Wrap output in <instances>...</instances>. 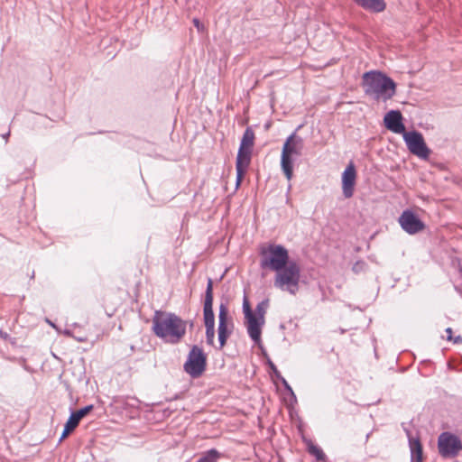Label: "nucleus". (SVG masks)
<instances>
[{"mask_svg": "<svg viewBox=\"0 0 462 462\" xmlns=\"http://www.w3.org/2000/svg\"><path fill=\"white\" fill-rule=\"evenodd\" d=\"M254 142V133L250 127H247L242 136L239 149L252 151Z\"/></svg>", "mask_w": 462, "mask_h": 462, "instance_id": "18", "label": "nucleus"}, {"mask_svg": "<svg viewBox=\"0 0 462 462\" xmlns=\"http://www.w3.org/2000/svg\"><path fill=\"white\" fill-rule=\"evenodd\" d=\"M385 127L395 133L402 134L405 133V126L402 123V116L399 110L389 111L383 118Z\"/></svg>", "mask_w": 462, "mask_h": 462, "instance_id": "13", "label": "nucleus"}, {"mask_svg": "<svg viewBox=\"0 0 462 462\" xmlns=\"http://www.w3.org/2000/svg\"><path fill=\"white\" fill-rule=\"evenodd\" d=\"M260 255V265L263 269L268 268L275 272L290 263L288 250L282 245L269 244L263 246Z\"/></svg>", "mask_w": 462, "mask_h": 462, "instance_id": "5", "label": "nucleus"}, {"mask_svg": "<svg viewBox=\"0 0 462 462\" xmlns=\"http://www.w3.org/2000/svg\"><path fill=\"white\" fill-rule=\"evenodd\" d=\"M245 319V327L251 339L258 344L261 341L262 327L264 319L256 318L255 314Z\"/></svg>", "mask_w": 462, "mask_h": 462, "instance_id": "14", "label": "nucleus"}, {"mask_svg": "<svg viewBox=\"0 0 462 462\" xmlns=\"http://www.w3.org/2000/svg\"><path fill=\"white\" fill-rule=\"evenodd\" d=\"M75 334H76V336H77V337L86 336L85 334H81V333H79V332H77V333L75 332Z\"/></svg>", "mask_w": 462, "mask_h": 462, "instance_id": "35", "label": "nucleus"}, {"mask_svg": "<svg viewBox=\"0 0 462 462\" xmlns=\"http://www.w3.org/2000/svg\"><path fill=\"white\" fill-rule=\"evenodd\" d=\"M308 451L310 452V454L313 455L319 461H323L326 458V456L322 449L319 447L314 445L313 443L309 444Z\"/></svg>", "mask_w": 462, "mask_h": 462, "instance_id": "22", "label": "nucleus"}, {"mask_svg": "<svg viewBox=\"0 0 462 462\" xmlns=\"http://www.w3.org/2000/svg\"><path fill=\"white\" fill-rule=\"evenodd\" d=\"M359 6L365 10H369L375 13L383 12L386 4L383 0H353Z\"/></svg>", "mask_w": 462, "mask_h": 462, "instance_id": "15", "label": "nucleus"}, {"mask_svg": "<svg viewBox=\"0 0 462 462\" xmlns=\"http://www.w3.org/2000/svg\"><path fill=\"white\" fill-rule=\"evenodd\" d=\"M221 457V454L215 448H211L205 452L197 462H217Z\"/></svg>", "mask_w": 462, "mask_h": 462, "instance_id": "19", "label": "nucleus"}, {"mask_svg": "<svg viewBox=\"0 0 462 462\" xmlns=\"http://www.w3.org/2000/svg\"><path fill=\"white\" fill-rule=\"evenodd\" d=\"M47 322L52 327L54 328L58 332H60V329L54 324L52 323L51 321L50 320H47Z\"/></svg>", "mask_w": 462, "mask_h": 462, "instance_id": "30", "label": "nucleus"}, {"mask_svg": "<svg viewBox=\"0 0 462 462\" xmlns=\"http://www.w3.org/2000/svg\"><path fill=\"white\" fill-rule=\"evenodd\" d=\"M280 378H281L285 389L288 390L291 393V395L294 396L293 391H292L291 387L290 386V384L287 383V381L282 376Z\"/></svg>", "mask_w": 462, "mask_h": 462, "instance_id": "27", "label": "nucleus"}, {"mask_svg": "<svg viewBox=\"0 0 462 462\" xmlns=\"http://www.w3.org/2000/svg\"><path fill=\"white\" fill-rule=\"evenodd\" d=\"M411 462H422V447L418 439H409Z\"/></svg>", "mask_w": 462, "mask_h": 462, "instance_id": "16", "label": "nucleus"}, {"mask_svg": "<svg viewBox=\"0 0 462 462\" xmlns=\"http://www.w3.org/2000/svg\"><path fill=\"white\" fill-rule=\"evenodd\" d=\"M304 141L292 133L289 135L282 149L281 154V169L286 179L291 181L293 178V165L297 159L300 158L303 153Z\"/></svg>", "mask_w": 462, "mask_h": 462, "instance_id": "3", "label": "nucleus"}, {"mask_svg": "<svg viewBox=\"0 0 462 462\" xmlns=\"http://www.w3.org/2000/svg\"><path fill=\"white\" fill-rule=\"evenodd\" d=\"M300 267L293 261L275 271L273 285L282 291L295 295L300 287Z\"/></svg>", "mask_w": 462, "mask_h": 462, "instance_id": "4", "label": "nucleus"}, {"mask_svg": "<svg viewBox=\"0 0 462 462\" xmlns=\"http://www.w3.org/2000/svg\"><path fill=\"white\" fill-rule=\"evenodd\" d=\"M236 187H238L245 174L246 170L236 169Z\"/></svg>", "mask_w": 462, "mask_h": 462, "instance_id": "26", "label": "nucleus"}, {"mask_svg": "<svg viewBox=\"0 0 462 462\" xmlns=\"http://www.w3.org/2000/svg\"><path fill=\"white\" fill-rule=\"evenodd\" d=\"M445 331H446V334H447V338L448 340H451L452 339V329H451V328H446Z\"/></svg>", "mask_w": 462, "mask_h": 462, "instance_id": "29", "label": "nucleus"}, {"mask_svg": "<svg viewBox=\"0 0 462 462\" xmlns=\"http://www.w3.org/2000/svg\"><path fill=\"white\" fill-rule=\"evenodd\" d=\"M234 329L232 317L229 315V310L226 303L221 302L218 311V328L217 335L220 348H222Z\"/></svg>", "mask_w": 462, "mask_h": 462, "instance_id": "10", "label": "nucleus"}, {"mask_svg": "<svg viewBox=\"0 0 462 462\" xmlns=\"http://www.w3.org/2000/svg\"><path fill=\"white\" fill-rule=\"evenodd\" d=\"M356 171L353 163L346 166L342 173V192L346 199H349L354 194Z\"/></svg>", "mask_w": 462, "mask_h": 462, "instance_id": "12", "label": "nucleus"}, {"mask_svg": "<svg viewBox=\"0 0 462 462\" xmlns=\"http://www.w3.org/2000/svg\"><path fill=\"white\" fill-rule=\"evenodd\" d=\"M269 365H270V367L271 369L275 373V374L277 375V377H281L280 374H279V371L277 370V367L275 366V365L273 363H272L271 361L269 362Z\"/></svg>", "mask_w": 462, "mask_h": 462, "instance_id": "28", "label": "nucleus"}, {"mask_svg": "<svg viewBox=\"0 0 462 462\" xmlns=\"http://www.w3.org/2000/svg\"><path fill=\"white\" fill-rule=\"evenodd\" d=\"M268 308V300H263L259 302L256 306L255 311H256V318L264 319V315L266 312V310Z\"/></svg>", "mask_w": 462, "mask_h": 462, "instance_id": "24", "label": "nucleus"}, {"mask_svg": "<svg viewBox=\"0 0 462 462\" xmlns=\"http://www.w3.org/2000/svg\"><path fill=\"white\" fill-rule=\"evenodd\" d=\"M9 135H10V132H7L6 134H3L2 137L5 140V142H7Z\"/></svg>", "mask_w": 462, "mask_h": 462, "instance_id": "34", "label": "nucleus"}, {"mask_svg": "<svg viewBox=\"0 0 462 462\" xmlns=\"http://www.w3.org/2000/svg\"><path fill=\"white\" fill-rule=\"evenodd\" d=\"M252 151L238 149L236 169L247 170L251 161Z\"/></svg>", "mask_w": 462, "mask_h": 462, "instance_id": "17", "label": "nucleus"}, {"mask_svg": "<svg viewBox=\"0 0 462 462\" xmlns=\"http://www.w3.org/2000/svg\"><path fill=\"white\" fill-rule=\"evenodd\" d=\"M152 323L153 334L166 344L180 343L187 332V322L172 312L156 310Z\"/></svg>", "mask_w": 462, "mask_h": 462, "instance_id": "1", "label": "nucleus"}, {"mask_svg": "<svg viewBox=\"0 0 462 462\" xmlns=\"http://www.w3.org/2000/svg\"><path fill=\"white\" fill-rule=\"evenodd\" d=\"M0 337L4 339H6L8 337V334L0 330Z\"/></svg>", "mask_w": 462, "mask_h": 462, "instance_id": "32", "label": "nucleus"}, {"mask_svg": "<svg viewBox=\"0 0 462 462\" xmlns=\"http://www.w3.org/2000/svg\"><path fill=\"white\" fill-rule=\"evenodd\" d=\"M78 425H79V422L76 421L73 419V417L69 416V420H67V422L64 426V430H63V432L61 434L60 440L65 439L70 432H72L77 428Z\"/></svg>", "mask_w": 462, "mask_h": 462, "instance_id": "21", "label": "nucleus"}, {"mask_svg": "<svg viewBox=\"0 0 462 462\" xmlns=\"http://www.w3.org/2000/svg\"><path fill=\"white\" fill-rule=\"evenodd\" d=\"M93 410V405H88L84 408L79 409L77 411L71 412L70 416L79 423L80 420L84 418L90 411Z\"/></svg>", "mask_w": 462, "mask_h": 462, "instance_id": "23", "label": "nucleus"}, {"mask_svg": "<svg viewBox=\"0 0 462 462\" xmlns=\"http://www.w3.org/2000/svg\"><path fill=\"white\" fill-rule=\"evenodd\" d=\"M206 366L207 356L202 347L192 346L183 365L184 371L192 378H198L204 373Z\"/></svg>", "mask_w": 462, "mask_h": 462, "instance_id": "7", "label": "nucleus"}, {"mask_svg": "<svg viewBox=\"0 0 462 462\" xmlns=\"http://www.w3.org/2000/svg\"><path fill=\"white\" fill-rule=\"evenodd\" d=\"M438 448L442 457L452 458L462 450V442L455 434L445 431L438 438Z\"/></svg>", "mask_w": 462, "mask_h": 462, "instance_id": "8", "label": "nucleus"}, {"mask_svg": "<svg viewBox=\"0 0 462 462\" xmlns=\"http://www.w3.org/2000/svg\"><path fill=\"white\" fill-rule=\"evenodd\" d=\"M203 319L206 328V341L209 346L215 341V315L213 311V281L208 279L203 306Z\"/></svg>", "mask_w": 462, "mask_h": 462, "instance_id": "6", "label": "nucleus"}, {"mask_svg": "<svg viewBox=\"0 0 462 462\" xmlns=\"http://www.w3.org/2000/svg\"><path fill=\"white\" fill-rule=\"evenodd\" d=\"M76 328H79V326L75 323V324L71 325L70 328H65L62 331L60 330V333H62L63 335H65L67 337H73L78 342H86L87 339H88L87 336L77 337L76 334H75V329Z\"/></svg>", "mask_w": 462, "mask_h": 462, "instance_id": "20", "label": "nucleus"}, {"mask_svg": "<svg viewBox=\"0 0 462 462\" xmlns=\"http://www.w3.org/2000/svg\"><path fill=\"white\" fill-rule=\"evenodd\" d=\"M405 144L411 153L427 160L430 154L422 134L418 131L405 132L402 134Z\"/></svg>", "mask_w": 462, "mask_h": 462, "instance_id": "9", "label": "nucleus"}, {"mask_svg": "<svg viewBox=\"0 0 462 462\" xmlns=\"http://www.w3.org/2000/svg\"><path fill=\"white\" fill-rule=\"evenodd\" d=\"M398 221L401 227L410 235L417 234L425 227L424 223L411 210H404Z\"/></svg>", "mask_w": 462, "mask_h": 462, "instance_id": "11", "label": "nucleus"}, {"mask_svg": "<svg viewBox=\"0 0 462 462\" xmlns=\"http://www.w3.org/2000/svg\"><path fill=\"white\" fill-rule=\"evenodd\" d=\"M454 342L455 343H461L462 342V337L460 336H457L454 338Z\"/></svg>", "mask_w": 462, "mask_h": 462, "instance_id": "33", "label": "nucleus"}, {"mask_svg": "<svg viewBox=\"0 0 462 462\" xmlns=\"http://www.w3.org/2000/svg\"><path fill=\"white\" fill-rule=\"evenodd\" d=\"M243 311L245 314V318L250 317L254 315V313L252 311L249 301L246 297L244 298L243 300Z\"/></svg>", "mask_w": 462, "mask_h": 462, "instance_id": "25", "label": "nucleus"}, {"mask_svg": "<svg viewBox=\"0 0 462 462\" xmlns=\"http://www.w3.org/2000/svg\"><path fill=\"white\" fill-rule=\"evenodd\" d=\"M193 23H194L195 26L197 27V29H199V20L198 18H194Z\"/></svg>", "mask_w": 462, "mask_h": 462, "instance_id": "31", "label": "nucleus"}, {"mask_svg": "<svg viewBox=\"0 0 462 462\" xmlns=\"http://www.w3.org/2000/svg\"><path fill=\"white\" fill-rule=\"evenodd\" d=\"M365 93L375 100L387 101L395 95L394 81L380 71H368L363 75Z\"/></svg>", "mask_w": 462, "mask_h": 462, "instance_id": "2", "label": "nucleus"}]
</instances>
